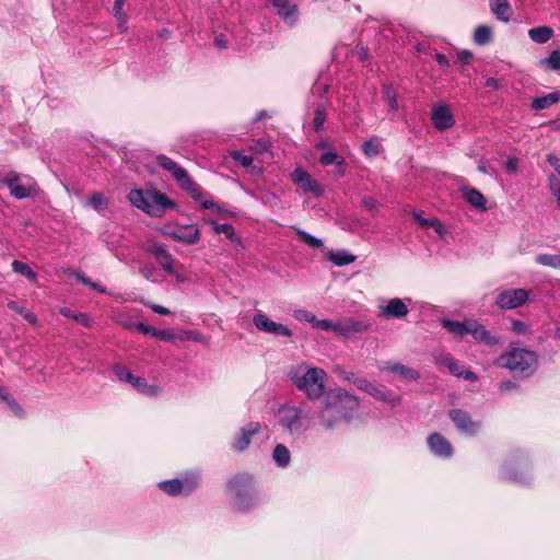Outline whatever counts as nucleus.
<instances>
[{"label": "nucleus", "mask_w": 560, "mask_h": 560, "mask_svg": "<svg viewBox=\"0 0 560 560\" xmlns=\"http://www.w3.org/2000/svg\"><path fill=\"white\" fill-rule=\"evenodd\" d=\"M144 305L148 306L149 308H151L154 313H156L159 315H170L171 314L170 310L162 305L154 304V303H144Z\"/></svg>", "instance_id": "obj_57"}, {"label": "nucleus", "mask_w": 560, "mask_h": 560, "mask_svg": "<svg viewBox=\"0 0 560 560\" xmlns=\"http://www.w3.org/2000/svg\"><path fill=\"white\" fill-rule=\"evenodd\" d=\"M133 328L142 334L151 335L152 337H155L161 340H170L172 338L171 330L158 329L155 327L144 325L143 323L133 324Z\"/></svg>", "instance_id": "obj_31"}, {"label": "nucleus", "mask_w": 560, "mask_h": 560, "mask_svg": "<svg viewBox=\"0 0 560 560\" xmlns=\"http://www.w3.org/2000/svg\"><path fill=\"white\" fill-rule=\"evenodd\" d=\"M448 417L456 429L465 435L474 436L481 428V422L472 420L471 416L463 409L450 410Z\"/></svg>", "instance_id": "obj_13"}, {"label": "nucleus", "mask_w": 560, "mask_h": 560, "mask_svg": "<svg viewBox=\"0 0 560 560\" xmlns=\"http://www.w3.org/2000/svg\"><path fill=\"white\" fill-rule=\"evenodd\" d=\"M492 38V31L487 25H479L474 32V42L479 46H485L490 43Z\"/></svg>", "instance_id": "obj_36"}, {"label": "nucleus", "mask_w": 560, "mask_h": 560, "mask_svg": "<svg viewBox=\"0 0 560 560\" xmlns=\"http://www.w3.org/2000/svg\"><path fill=\"white\" fill-rule=\"evenodd\" d=\"M384 95L387 100L388 106L392 110L398 109V101H397V94L393 86H385L384 89Z\"/></svg>", "instance_id": "obj_49"}, {"label": "nucleus", "mask_w": 560, "mask_h": 560, "mask_svg": "<svg viewBox=\"0 0 560 560\" xmlns=\"http://www.w3.org/2000/svg\"><path fill=\"white\" fill-rule=\"evenodd\" d=\"M471 320L472 319L456 322L451 319H443L442 326L454 335L464 336L466 334H469Z\"/></svg>", "instance_id": "obj_27"}, {"label": "nucleus", "mask_w": 560, "mask_h": 560, "mask_svg": "<svg viewBox=\"0 0 560 560\" xmlns=\"http://www.w3.org/2000/svg\"><path fill=\"white\" fill-rule=\"evenodd\" d=\"M328 260L334 262L336 266H346L355 261L357 257L347 250H330L327 255Z\"/></svg>", "instance_id": "obj_33"}, {"label": "nucleus", "mask_w": 560, "mask_h": 560, "mask_svg": "<svg viewBox=\"0 0 560 560\" xmlns=\"http://www.w3.org/2000/svg\"><path fill=\"white\" fill-rule=\"evenodd\" d=\"M319 162L324 166L335 164L337 167H342L346 165L345 159L332 150L324 152L319 158Z\"/></svg>", "instance_id": "obj_37"}, {"label": "nucleus", "mask_w": 560, "mask_h": 560, "mask_svg": "<svg viewBox=\"0 0 560 560\" xmlns=\"http://www.w3.org/2000/svg\"><path fill=\"white\" fill-rule=\"evenodd\" d=\"M199 474L190 472L184 475L182 478L161 481L158 487L160 490L172 497L179 494L189 495L199 487Z\"/></svg>", "instance_id": "obj_9"}, {"label": "nucleus", "mask_w": 560, "mask_h": 560, "mask_svg": "<svg viewBox=\"0 0 560 560\" xmlns=\"http://www.w3.org/2000/svg\"><path fill=\"white\" fill-rule=\"evenodd\" d=\"M164 234L184 245H195L200 240V231L197 224L176 225L166 228Z\"/></svg>", "instance_id": "obj_12"}, {"label": "nucleus", "mask_w": 560, "mask_h": 560, "mask_svg": "<svg viewBox=\"0 0 560 560\" xmlns=\"http://www.w3.org/2000/svg\"><path fill=\"white\" fill-rule=\"evenodd\" d=\"M463 195L465 200L476 209H486V198L476 188H464Z\"/></svg>", "instance_id": "obj_28"}, {"label": "nucleus", "mask_w": 560, "mask_h": 560, "mask_svg": "<svg viewBox=\"0 0 560 560\" xmlns=\"http://www.w3.org/2000/svg\"><path fill=\"white\" fill-rule=\"evenodd\" d=\"M128 200L133 207L155 218L162 217L167 209L176 206L164 192L156 189H131Z\"/></svg>", "instance_id": "obj_5"}, {"label": "nucleus", "mask_w": 560, "mask_h": 560, "mask_svg": "<svg viewBox=\"0 0 560 560\" xmlns=\"http://www.w3.org/2000/svg\"><path fill=\"white\" fill-rule=\"evenodd\" d=\"M11 266L14 272L20 273L32 282H36L37 273L27 264L20 260H13Z\"/></svg>", "instance_id": "obj_35"}, {"label": "nucleus", "mask_w": 560, "mask_h": 560, "mask_svg": "<svg viewBox=\"0 0 560 560\" xmlns=\"http://www.w3.org/2000/svg\"><path fill=\"white\" fill-rule=\"evenodd\" d=\"M512 330L517 335H528L530 332L529 326L518 319L512 322Z\"/></svg>", "instance_id": "obj_53"}, {"label": "nucleus", "mask_w": 560, "mask_h": 560, "mask_svg": "<svg viewBox=\"0 0 560 560\" xmlns=\"http://www.w3.org/2000/svg\"><path fill=\"white\" fill-rule=\"evenodd\" d=\"M253 323L259 331L283 337L292 336V331L287 326L271 320L262 312H258L254 315Z\"/></svg>", "instance_id": "obj_16"}, {"label": "nucleus", "mask_w": 560, "mask_h": 560, "mask_svg": "<svg viewBox=\"0 0 560 560\" xmlns=\"http://www.w3.org/2000/svg\"><path fill=\"white\" fill-rule=\"evenodd\" d=\"M535 260L541 266L560 269V254H538Z\"/></svg>", "instance_id": "obj_38"}, {"label": "nucleus", "mask_w": 560, "mask_h": 560, "mask_svg": "<svg viewBox=\"0 0 560 560\" xmlns=\"http://www.w3.org/2000/svg\"><path fill=\"white\" fill-rule=\"evenodd\" d=\"M447 369L452 375L463 377L466 381L476 382L478 380L477 375L474 372L464 371L455 359Z\"/></svg>", "instance_id": "obj_39"}, {"label": "nucleus", "mask_w": 560, "mask_h": 560, "mask_svg": "<svg viewBox=\"0 0 560 560\" xmlns=\"http://www.w3.org/2000/svg\"><path fill=\"white\" fill-rule=\"evenodd\" d=\"M432 124L439 131L452 128L455 124L451 109L445 104H439L432 109Z\"/></svg>", "instance_id": "obj_21"}, {"label": "nucleus", "mask_w": 560, "mask_h": 560, "mask_svg": "<svg viewBox=\"0 0 560 560\" xmlns=\"http://www.w3.org/2000/svg\"><path fill=\"white\" fill-rule=\"evenodd\" d=\"M230 492L233 495V508L238 512H248L258 502V495L254 479L248 475L236 476L228 482Z\"/></svg>", "instance_id": "obj_6"}, {"label": "nucleus", "mask_w": 560, "mask_h": 560, "mask_svg": "<svg viewBox=\"0 0 560 560\" xmlns=\"http://www.w3.org/2000/svg\"><path fill=\"white\" fill-rule=\"evenodd\" d=\"M276 417L278 425L290 436L300 438L308 430V419L301 406L281 405Z\"/></svg>", "instance_id": "obj_7"}, {"label": "nucleus", "mask_w": 560, "mask_h": 560, "mask_svg": "<svg viewBox=\"0 0 560 560\" xmlns=\"http://www.w3.org/2000/svg\"><path fill=\"white\" fill-rule=\"evenodd\" d=\"M495 364L510 370L515 375L529 377L537 370L538 357L535 351L528 349L511 348L497 358Z\"/></svg>", "instance_id": "obj_4"}, {"label": "nucleus", "mask_w": 560, "mask_h": 560, "mask_svg": "<svg viewBox=\"0 0 560 560\" xmlns=\"http://www.w3.org/2000/svg\"><path fill=\"white\" fill-rule=\"evenodd\" d=\"M260 430V422H250L245 427L241 428L240 432L235 436L234 442L232 444L233 450L238 452L245 451L249 446L252 438L255 434L259 433Z\"/></svg>", "instance_id": "obj_20"}, {"label": "nucleus", "mask_w": 560, "mask_h": 560, "mask_svg": "<svg viewBox=\"0 0 560 560\" xmlns=\"http://www.w3.org/2000/svg\"><path fill=\"white\" fill-rule=\"evenodd\" d=\"M295 317L300 320H305L310 324L313 325V327H316L317 328V323L320 322L322 319H317V317L308 312V311H303V310H300L295 313Z\"/></svg>", "instance_id": "obj_50"}, {"label": "nucleus", "mask_w": 560, "mask_h": 560, "mask_svg": "<svg viewBox=\"0 0 560 560\" xmlns=\"http://www.w3.org/2000/svg\"><path fill=\"white\" fill-rule=\"evenodd\" d=\"M232 156H233L234 161L238 162L244 167L250 166L254 161L253 156L245 155L240 151L234 152Z\"/></svg>", "instance_id": "obj_54"}, {"label": "nucleus", "mask_w": 560, "mask_h": 560, "mask_svg": "<svg viewBox=\"0 0 560 560\" xmlns=\"http://www.w3.org/2000/svg\"><path fill=\"white\" fill-rule=\"evenodd\" d=\"M528 300L525 289H508L499 292L495 304L502 310H513L524 305Z\"/></svg>", "instance_id": "obj_14"}, {"label": "nucleus", "mask_w": 560, "mask_h": 560, "mask_svg": "<svg viewBox=\"0 0 560 560\" xmlns=\"http://www.w3.org/2000/svg\"><path fill=\"white\" fill-rule=\"evenodd\" d=\"M296 233H298L300 241H302L310 247L320 248L323 246V241L320 238H317V237L311 235L310 233H307L303 230H300V229H296Z\"/></svg>", "instance_id": "obj_43"}, {"label": "nucleus", "mask_w": 560, "mask_h": 560, "mask_svg": "<svg viewBox=\"0 0 560 560\" xmlns=\"http://www.w3.org/2000/svg\"><path fill=\"white\" fill-rule=\"evenodd\" d=\"M326 121V110L324 105L318 104L316 106L314 118H313V128L315 131H319L323 129V126Z\"/></svg>", "instance_id": "obj_45"}, {"label": "nucleus", "mask_w": 560, "mask_h": 560, "mask_svg": "<svg viewBox=\"0 0 560 560\" xmlns=\"http://www.w3.org/2000/svg\"><path fill=\"white\" fill-rule=\"evenodd\" d=\"M469 335H471L476 341L490 347L500 343V338L498 336L492 335L483 325L479 324L475 319L471 320Z\"/></svg>", "instance_id": "obj_24"}, {"label": "nucleus", "mask_w": 560, "mask_h": 560, "mask_svg": "<svg viewBox=\"0 0 560 560\" xmlns=\"http://www.w3.org/2000/svg\"><path fill=\"white\" fill-rule=\"evenodd\" d=\"M291 179L293 183L298 184L304 192H311L314 196H320L323 189L317 180L312 178V176L303 168H295L291 173Z\"/></svg>", "instance_id": "obj_18"}, {"label": "nucleus", "mask_w": 560, "mask_h": 560, "mask_svg": "<svg viewBox=\"0 0 560 560\" xmlns=\"http://www.w3.org/2000/svg\"><path fill=\"white\" fill-rule=\"evenodd\" d=\"M8 307L11 311L22 315L28 323L36 324V322H37L36 315L34 313L27 311L24 306L20 305L18 302L10 301L8 303Z\"/></svg>", "instance_id": "obj_41"}, {"label": "nucleus", "mask_w": 560, "mask_h": 560, "mask_svg": "<svg viewBox=\"0 0 560 560\" xmlns=\"http://www.w3.org/2000/svg\"><path fill=\"white\" fill-rule=\"evenodd\" d=\"M380 313L385 318H402L408 315L409 308L401 299L394 298L386 305L380 306Z\"/></svg>", "instance_id": "obj_23"}, {"label": "nucleus", "mask_w": 560, "mask_h": 560, "mask_svg": "<svg viewBox=\"0 0 560 560\" xmlns=\"http://www.w3.org/2000/svg\"><path fill=\"white\" fill-rule=\"evenodd\" d=\"M60 314L67 318H71L74 322L88 327L90 325V317L85 313L74 312L69 307H61Z\"/></svg>", "instance_id": "obj_40"}, {"label": "nucleus", "mask_w": 560, "mask_h": 560, "mask_svg": "<svg viewBox=\"0 0 560 560\" xmlns=\"http://www.w3.org/2000/svg\"><path fill=\"white\" fill-rule=\"evenodd\" d=\"M1 183L10 189V194L15 199H24L36 190L34 185L25 186L20 183L19 174L11 172L2 177Z\"/></svg>", "instance_id": "obj_17"}, {"label": "nucleus", "mask_w": 560, "mask_h": 560, "mask_svg": "<svg viewBox=\"0 0 560 560\" xmlns=\"http://www.w3.org/2000/svg\"><path fill=\"white\" fill-rule=\"evenodd\" d=\"M113 372L120 382L130 384L132 388L137 389L141 394L149 397H155L161 393L160 386L149 384L144 377L133 375L128 368L121 364H115L113 366Z\"/></svg>", "instance_id": "obj_11"}, {"label": "nucleus", "mask_w": 560, "mask_h": 560, "mask_svg": "<svg viewBox=\"0 0 560 560\" xmlns=\"http://www.w3.org/2000/svg\"><path fill=\"white\" fill-rule=\"evenodd\" d=\"M214 45L219 49H225L228 47V39H226L225 35H223V34L217 35L214 38Z\"/></svg>", "instance_id": "obj_62"}, {"label": "nucleus", "mask_w": 560, "mask_h": 560, "mask_svg": "<svg viewBox=\"0 0 560 560\" xmlns=\"http://www.w3.org/2000/svg\"><path fill=\"white\" fill-rule=\"evenodd\" d=\"M124 0H115L113 12L115 16H120L122 13Z\"/></svg>", "instance_id": "obj_64"}, {"label": "nucleus", "mask_w": 560, "mask_h": 560, "mask_svg": "<svg viewBox=\"0 0 560 560\" xmlns=\"http://www.w3.org/2000/svg\"><path fill=\"white\" fill-rule=\"evenodd\" d=\"M85 206L91 207L97 212H103L108 207V200L104 197L103 194L94 191L88 198Z\"/></svg>", "instance_id": "obj_34"}, {"label": "nucleus", "mask_w": 560, "mask_h": 560, "mask_svg": "<svg viewBox=\"0 0 560 560\" xmlns=\"http://www.w3.org/2000/svg\"><path fill=\"white\" fill-rule=\"evenodd\" d=\"M272 459L280 468H285L291 462V453L284 444H277L272 452Z\"/></svg>", "instance_id": "obj_30"}, {"label": "nucleus", "mask_w": 560, "mask_h": 560, "mask_svg": "<svg viewBox=\"0 0 560 560\" xmlns=\"http://www.w3.org/2000/svg\"><path fill=\"white\" fill-rule=\"evenodd\" d=\"M549 188H550L551 194L560 190V178H558L555 175H551L549 177Z\"/></svg>", "instance_id": "obj_61"}, {"label": "nucleus", "mask_w": 560, "mask_h": 560, "mask_svg": "<svg viewBox=\"0 0 560 560\" xmlns=\"http://www.w3.org/2000/svg\"><path fill=\"white\" fill-rule=\"evenodd\" d=\"M500 476L504 480H509L518 485H528L532 480L527 471V459L523 452L515 451L505 459Z\"/></svg>", "instance_id": "obj_8"}, {"label": "nucleus", "mask_w": 560, "mask_h": 560, "mask_svg": "<svg viewBox=\"0 0 560 560\" xmlns=\"http://www.w3.org/2000/svg\"><path fill=\"white\" fill-rule=\"evenodd\" d=\"M77 279H78L81 283H83L84 285L90 287V288H91V289H93V290H96V291H98V292H101V293H105V292H106V289H105L103 285H101L100 283H96V282L92 281L90 278H86V277H85L84 275H82V273H78V275H77Z\"/></svg>", "instance_id": "obj_52"}, {"label": "nucleus", "mask_w": 560, "mask_h": 560, "mask_svg": "<svg viewBox=\"0 0 560 560\" xmlns=\"http://www.w3.org/2000/svg\"><path fill=\"white\" fill-rule=\"evenodd\" d=\"M413 215H415V219L418 221V223L422 228L428 229V228L434 226V228H436L438 232L442 231V224L436 219H424L421 217L420 213H415Z\"/></svg>", "instance_id": "obj_48"}, {"label": "nucleus", "mask_w": 560, "mask_h": 560, "mask_svg": "<svg viewBox=\"0 0 560 560\" xmlns=\"http://www.w3.org/2000/svg\"><path fill=\"white\" fill-rule=\"evenodd\" d=\"M472 58V54L469 50H462L458 56L457 60L458 62L463 65H468Z\"/></svg>", "instance_id": "obj_60"}, {"label": "nucleus", "mask_w": 560, "mask_h": 560, "mask_svg": "<svg viewBox=\"0 0 560 560\" xmlns=\"http://www.w3.org/2000/svg\"><path fill=\"white\" fill-rule=\"evenodd\" d=\"M359 408L360 401L354 395L342 388H331L325 394L318 420L325 429L331 430L349 423L357 416Z\"/></svg>", "instance_id": "obj_1"}, {"label": "nucleus", "mask_w": 560, "mask_h": 560, "mask_svg": "<svg viewBox=\"0 0 560 560\" xmlns=\"http://www.w3.org/2000/svg\"><path fill=\"white\" fill-rule=\"evenodd\" d=\"M156 163L163 170L170 172L177 180L179 187L187 191L194 200L199 201L203 209H212L217 212L222 211L219 203L211 200H203V192L200 186L189 176L185 168L180 167L171 158L161 154L156 158Z\"/></svg>", "instance_id": "obj_3"}, {"label": "nucleus", "mask_w": 560, "mask_h": 560, "mask_svg": "<svg viewBox=\"0 0 560 560\" xmlns=\"http://www.w3.org/2000/svg\"><path fill=\"white\" fill-rule=\"evenodd\" d=\"M156 260L160 264V266L167 273H170V275L176 273L175 268H174L175 259L173 258V256L171 255V253L168 250L166 253H164L163 255H161Z\"/></svg>", "instance_id": "obj_44"}, {"label": "nucleus", "mask_w": 560, "mask_h": 560, "mask_svg": "<svg viewBox=\"0 0 560 560\" xmlns=\"http://www.w3.org/2000/svg\"><path fill=\"white\" fill-rule=\"evenodd\" d=\"M490 8L498 20L503 22L510 20L511 7L508 0H490Z\"/></svg>", "instance_id": "obj_29"}, {"label": "nucleus", "mask_w": 560, "mask_h": 560, "mask_svg": "<svg viewBox=\"0 0 560 560\" xmlns=\"http://www.w3.org/2000/svg\"><path fill=\"white\" fill-rule=\"evenodd\" d=\"M540 65L553 71L560 70V50H553L547 58L540 61Z\"/></svg>", "instance_id": "obj_42"}, {"label": "nucleus", "mask_w": 560, "mask_h": 560, "mask_svg": "<svg viewBox=\"0 0 560 560\" xmlns=\"http://www.w3.org/2000/svg\"><path fill=\"white\" fill-rule=\"evenodd\" d=\"M516 387H517V384L515 382H513V381H510V380L502 381L499 384V389L502 393L516 389Z\"/></svg>", "instance_id": "obj_59"}, {"label": "nucleus", "mask_w": 560, "mask_h": 560, "mask_svg": "<svg viewBox=\"0 0 560 560\" xmlns=\"http://www.w3.org/2000/svg\"><path fill=\"white\" fill-rule=\"evenodd\" d=\"M211 224L213 226V231L217 234H225V236L229 240H234L235 233H234V229H233L232 224H229V223H218V222H214V221H212Z\"/></svg>", "instance_id": "obj_47"}, {"label": "nucleus", "mask_w": 560, "mask_h": 560, "mask_svg": "<svg viewBox=\"0 0 560 560\" xmlns=\"http://www.w3.org/2000/svg\"><path fill=\"white\" fill-rule=\"evenodd\" d=\"M427 442H428L430 452L434 456L441 457V458H450L453 455L452 444L442 434L436 433V432L431 433L428 436Z\"/></svg>", "instance_id": "obj_19"}, {"label": "nucleus", "mask_w": 560, "mask_h": 560, "mask_svg": "<svg viewBox=\"0 0 560 560\" xmlns=\"http://www.w3.org/2000/svg\"><path fill=\"white\" fill-rule=\"evenodd\" d=\"M504 167L505 170L508 171V173L510 174H514L517 172L518 170V159L517 158H514V156H510L505 162H504Z\"/></svg>", "instance_id": "obj_55"}, {"label": "nucleus", "mask_w": 560, "mask_h": 560, "mask_svg": "<svg viewBox=\"0 0 560 560\" xmlns=\"http://www.w3.org/2000/svg\"><path fill=\"white\" fill-rule=\"evenodd\" d=\"M364 154L369 158L376 156L382 151V145L377 140L370 139L362 144Z\"/></svg>", "instance_id": "obj_46"}, {"label": "nucleus", "mask_w": 560, "mask_h": 560, "mask_svg": "<svg viewBox=\"0 0 560 560\" xmlns=\"http://www.w3.org/2000/svg\"><path fill=\"white\" fill-rule=\"evenodd\" d=\"M380 370L382 371H389L392 373H395L399 375L400 378L406 381H417L420 377V373L411 369L407 365H404L401 363H385L384 365L380 366Z\"/></svg>", "instance_id": "obj_25"}, {"label": "nucleus", "mask_w": 560, "mask_h": 560, "mask_svg": "<svg viewBox=\"0 0 560 560\" xmlns=\"http://www.w3.org/2000/svg\"><path fill=\"white\" fill-rule=\"evenodd\" d=\"M147 252L152 254L155 259H158L161 255L167 252L166 247L158 242H152L147 245Z\"/></svg>", "instance_id": "obj_51"}, {"label": "nucleus", "mask_w": 560, "mask_h": 560, "mask_svg": "<svg viewBox=\"0 0 560 560\" xmlns=\"http://www.w3.org/2000/svg\"><path fill=\"white\" fill-rule=\"evenodd\" d=\"M317 328L325 331H334L342 337H350L355 334L366 331L369 329V324L364 320H358L351 317L337 322L322 319L317 323Z\"/></svg>", "instance_id": "obj_10"}, {"label": "nucleus", "mask_w": 560, "mask_h": 560, "mask_svg": "<svg viewBox=\"0 0 560 560\" xmlns=\"http://www.w3.org/2000/svg\"><path fill=\"white\" fill-rule=\"evenodd\" d=\"M560 101V91H553L549 94L537 96L532 101V108L534 110H542L550 108Z\"/></svg>", "instance_id": "obj_26"}, {"label": "nucleus", "mask_w": 560, "mask_h": 560, "mask_svg": "<svg viewBox=\"0 0 560 560\" xmlns=\"http://www.w3.org/2000/svg\"><path fill=\"white\" fill-rule=\"evenodd\" d=\"M548 163L555 168L556 173L560 176V161L555 155L549 154L547 156Z\"/></svg>", "instance_id": "obj_63"}, {"label": "nucleus", "mask_w": 560, "mask_h": 560, "mask_svg": "<svg viewBox=\"0 0 560 560\" xmlns=\"http://www.w3.org/2000/svg\"><path fill=\"white\" fill-rule=\"evenodd\" d=\"M454 358L450 354H440V355H436V364L439 365H443V366H446L448 368L450 364L453 362Z\"/></svg>", "instance_id": "obj_58"}, {"label": "nucleus", "mask_w": 560, "mask_h": 560, "mask_svg": "<svg viewBox=\"0 0 560 560\" xmlns=\"http://www.w3.org/2000/svg\"><path fill=\"white\" fill-rule=\"evenodd\" d=\"M288 377L296 389L303 392L310 400H317L325 394L327 374L320 368L306 363L293 365L288 371Z\"/></svg>", "instance_id": "obj_2"}, {"label": "nucleus", "mask_w": 560, "mask_h": 560, "mask_svg": "<svg viewBox=\"0 0 560 560\" xmlns=\"http://www.w3.org/2000/svg\"><path fill=\"white\" fill-rule=\"evenodd\" d=\"M7 404L8 407L12 410V412H14V415H16L20 418L24 417V410L22 406L13 397L10 398V400Z\"/></svg>", "instance_id": "obj_56"}, {"label": "nucleus", "mask_w": 560, "mask_h": 560, "mask_svg": "<svg viewBox=\"0 0 560 560\" xmlns=\"http://www.w3.org/2000/svg\"><path fill=\"white\" fill-rule=\"evenodd\" d=\"M270 3L277 10L279 16L283 20V22L293 26L296 24L299 20V9L298 5L290 2L289 0H269Z\"/></svg>", "instance_id": "obj_22"}, {"label": "nucleus", "mask_w": 560, "mask_h": 560, "mask_svg": "<svg viewBox=\"0 0 560 560\" xmlns=\"http://www.w3.org/2000/svg\"><path fill=\"white\" fill-rule=\"evenodd\" d=\"M354 383L358 386V388L366 392L368 394H370L372 397L380 401L387 402L393 407L399 405L400 402V398L395 397L393 393L385 388L384 386H377L365 378H358Z\"/></svg>", "instance_id": "obj_15"}, {"label": "nucleus", "mask_w": 560, "mask_h": 560, "mask_svg": "<svg viewBox=\"0 0 560 560\" xmlns=\"http://www.w3.org/2000/svg\"><path fill=\"white\" fill-rule=\"evenodd\" d=\"M529 38L538 44L547 43L553 36V30L549 26H537L528 31Z\"/></svg>", "instance_id": "obj_32"}]
</instances>
